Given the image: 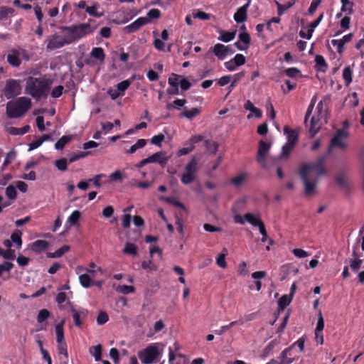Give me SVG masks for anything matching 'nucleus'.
I'll return each instance as SVG.
<instances>
[{"mask_svg": "<svg viewBox=\"0 0 364 364\" xmlns=\"http://www.w3.org/2000/svg\"><path fill=\"white\" fill-rule=\"evenodd\" d=\"M50 316V311L46 309H43L38 311L37 316V322L39 323H42L43 322L46 321Z\"/></svg>", "mask_w": 364, "mask_h": 364, "instance_id": "nucleus-39", "label": "nucleus"}, {"mask_svg": "<svg viewBox=\"0 0 364 364\" xmlns=\"http://www.w3.org/2000/svg\"><path fill=\"white\" fill-rule=\"evenodd\" d=\"M55 165L58 170L61 171H65L68 168V161L66 159L62 158L58 160H56L55 161Z\"/></svg>", "mask_w": 364, "mask_h": 364, "instance_id": "nucleus-48", "label": "nucleus"}, {"mask_svg": "<svg viewBox=\"0 0 364 364\" xmlns=\"http://www.w3.org/2000/svg\"><path fill=\"white\" fill-rule=\"evenodd\" d=\"M204 146L212 154H215L218 149V144L215 141L207 139L204 141Z\"/></svg>", "mask_w": 364, "mask_h": 364, "instance_id": "nucleus-43", "label": "nucleus"}, {"mask_svg": "<svg viewBox=\"0 0 364 364\" xmlns=\"http://www.w3.org/2000/svg\"><path fill=\"white\" fill-rule=\"evenodd\" d=\"M348 134L343 129H339L331 139V146L338 147L341 149H346L347 144L345 139L348 137Z\"/></svg>", "mask_w": 364, "mask_h": 364, "instance_id": "nucleus-10", "label": "nucleus"}, {"mask_svg": "<svg viewBox=\"0 0 364 364\" xmlns=\"http://www.w3.org/2000/svg\"><path fill=\"white\" fill-rule=\"evenodd\" d=\"M247 178V174L246 173H242L235 177L230 179V183L235 187L240 186Z\"/></svg>", "mask_w": 364, "mask_h": 364, "instance_id": "nucleus-26", "label": "nucleus"}, {"mask_svg": "<svg viewBox=\"0 0 364 364\" xmlns=\"http://www.w3.org/2000/svg\"><path fill=\"white\" fill-rule=\"evenodd\" d=\"M58 352L60 355H63L66 360L68 358L67 344L65 342L58 343Z\"/></svg>", "mask_w": 364, "mask_h": 364, "instance_id": "nucleus-54", "label": "nucleus"}, {"mask_svg": "<svg viewBox=\"0 0 364 364\" xmlns=\"http://www.w3.org/2000/svg\"><path fill=\"white\" fill-rule=\"evenodd\" d=\"M237 323L242 324L243 321H232L228 325L223 326L220 327V329L215 330V333L217 335H223L226 331L229 330L230 328L235 326Z\"/></svg>", "mask_w": 364, "mask_h": 364, "instance_id": "nucleus-45", "label": "nucleus"}, {"mask_svg": "<svg viewBox=\"0 0 364 364\" xmlns=\"http://www.w3.org/2000/svg\"><path fill=\"white\" fill-rule=\"evenodd\" d=\"M251 0H249L247 4L238 8L234 14V20L237 23L245 22L247 18V10L250 6Z\"/></svg>", "mask_w": 364, "mask_h": 364, "instance_id": "nucleus-13", "label": "nucleus"}, {"mask_svg": "<svg viewBox=\"0 0 364 364\" xmlns=\"http://www.w3.org/2000/svg\"><path fill=\"white\" fill-rule=\"evenodd\" d=\"M30 130V126L26 125L22 128H17L14 127H11L9 129V132L11 135H23L26 133L28 132Z\"/></svg>", "mask_w": 364, "mask_h": 364, "instance_id": "nucleus-32", "label": "nucleus"}, {"mask_svg": "<svg viewBox=\"0 0 364 364\" xmlns=\"http://www.w3.org/2000/svg\"><path fill=\"white\" fill-rule=\"evenodd\" d=\"M291 350V348H285L281 353L282 360L279 364H291L294 361V358H289L288 353Z\"/></svg>", "mask_w": 364, "mask_h": 364, "instance_id": "nucleus-33", "label": "nucleus"}, {"mask_svg": "<svg viewBox=\"0 0 364 364\" xmlns=\"http://www.w3.org/2000/svg\"><path fill=\"white\" fill-rule=\"evenodd\" d=\"M232 60L237 67L241 66L245 63V57L242 54L238 53L235 55Z\"/></svg>", "mask_w": 364, "mask_h": 364, "instance_id": "nucleus-57", "label": "nucleus"}, {"mask_svg": "<svg viewBox=\"0 0 364 364\" xmlns=\"http://www.w3.org/2000/svg\"><path fill=\"white\" fill-rule=\"evenodd\" d=\"M353 72L350 66H346L343 70V78L346 85H349L352 82Z\"/></svg>", "mask_w": 364, "mask_h": 364, "instance_id": "nucleus-36", "label": "nucleus"}, {"mask_svg": "<svg viewBox=\"0 0 364 364\" xmlns=\"http://www.w3.org/2000/svg\"><path fill=\"white\" fill-rule=\"evenodd\" d=\"M1 256L6 259L14 260L16 258L15 250L12 249H8L5 251L3 250Z\"/></svg>", "mask_w": 364, "mask_h": 364, "instance_id": "nucleus-61", "label": "nucleus"}, {"mask_svg": "<svg viewBox=\"0 0 364 364\" xmlns=\"http://www.w3.org/2000/svg\"><path fill=\"white\" fill-rule=\"evenodd\" d=\"M90 56L98 60L100 63H103L106 58L104 49L101 47L93 48L90 52Z\"/></svg>", "mask_w": 364, "mask_h": 364, "instance_id": "nucleus-19", "label": "nucleus"}, {"mask_svg": "<svg viewBox=\"0 0 364 364\" xmlns=\"http://www.w3.org/2000/svg\"><path fill=\"white\" fill-rule=\"evenodd\" d=\"M151 163H158L162 167H164L169 160V156L165 151H159L149 156Z\"/></svg>", "mask_w": 364, "mask_h": 364, "instance_id": "nucleus-14", "label": "nucleus"}, {"mask_svg": "<svg viewBox=\"0 0 364 364\" xmlns=\"http://www.w3.org/2000/svg\"><path fill=\"white\" fill-rule=\"evenodd\" d=\"M53 80L46 76L41 77H28L26 80V92L31 95L36 100L38 101L42 98H46Z\"/></svg>", "mask_w": 364, "mask_h": 364, "instance_id": "nucleus-2", "label": "nucleus"}, {"mask_svg": "<svg viewBox=\"0 0 364 364\" xmlns=\"http://www.w3.org/2000/svg\"><path fill=\"white\" fill-rule=\"evenodd\" d=\"M131 85V80H125L117 85V90H118L121 93H123V95H124V91L128 89V87Z\"/></svg>", "mask_w": 364, "mask_h": 364, "instance_id": "nucleus-50", "label": "nucleus"}, {"mask_svg": "<svg viewBox=\"0 0 364 364\" xmlns=\"http://www.w3.org/2000/svg\"><path fill=\"white\" fill-rule=\"evenodd\" d=\"M70 311L72 314L75 325L77 327H81L88 316V311L84 308L76 309L73 306H71Z\"/></svg>", "mask_w": 364, "mask_h": 364, "instance_id": "nucleus-9", "label": "nucleus"}, {"mask_svg": "<svg viewBox=\"0 0 364 364\" xmlns=\"http://www.w3.org/2000/svg\"><path fill=\"white\" fill-rule=\"evenodd\" d=\"M245 75V72H240L234 75V79L231 84L228 87V94L227 96L233 90L235 87L237 83L241 80V78Z\"/></svg>", "mask_w": 364, "mask_h": 364, "instance_id": "nucleus-35", "label": "nucleus"}, {"mask_svg": "<svg viewBox=\"0 0 364 364\" xmlns=\"http://www.w3.org/2000/svg\"><path fill=\"white\" fill-rule=\"evenodd\" d=\"M31 105V100L26 97L9 101L6 104V116L9 119L21 117L30 109Z\"/></svg>", "mask_w": 364, "mask_h": 364, "instance_id": "nucleus-3", "label": "nucleus"}, {"mask_svg": "<svg viewBox=\"0 0 364 364\" xmlns=\"http://www.w3.org/2000/svg\"><path fill=\"white\" fill-rule=\"evenodd\" d=\"M271 147V144L267 143L263 140L259 142V147L257 151V161L264 168L267 166L266 154L268 152Z\"/></svg>", "mask_w": 364, "mask_h": 364, "instance_id": "nucleus-11", "label": "nucleus"}, {"mask_svg": "<svg viewBox=\"0 0 364 364\" xmlns=\"http://www.w3.org/2000/svg\"><path fill=\"white\" fill-rule=\"evenodd\" d=\"M321 124L319 123V119L316 117H312L310 122V127L309 129V132L310 134V137H314L320 130Z\"/></svg>", "mask_w": 364, "mask_h": 364, "instance_id": "nucleus-20", "label": "nucleus"}, {"mask_svg": "<svg viewBox=\"0 0 364 364\" xmlns=\"http://www.w3.org/2000/svg\"><path fill=\"white\" fill-rule=\"evenodd\" d=\"M116 291L117 292L122 293L123 294H129L131 293H134L135 291V288L133 286H128V285H119L116 288Z\"/></svg>", "mask_w": 364, "mask_h": 364, "instance_id": "nucleus-44", "label": "nucleus"}, {"mask_svg": "<svg viewBox=\"0 0 364 364\" xmlns=\"http://www.w3.org/2000/svg\"><path fill=\"white\" fill-rule=\"evenodd\" d=\"M161 17V11L157 9H152L147 13V18L149 19H157Z\"/></svg>", "mask_w": 364, "mask_h": 364, "instance_id": "nucleus-62", "label": "nucleus"}, {"mask_svg": "<svg viewBox=\"0 0 364 364\" xmlns=\"http://www.w3.org/2000/svg\"><path fill=\"white\" fill-rule=\"evenodd\" d=\"M109 320L108 315L106 312L101 311L99 313L97 317V323L98 325H103L107 323Z\"/></svg>", "mask_w": 364, "mask_h": 364, "instance_id": "nucleus-56", "label": "nucleus"}, {"mask_svg": "<svg viewBox=\"0 0 364 364\" xmlns=\"http://www.w3.org/2000/svg\"><path fill=\"white\" fill-rule=\"evenodd\" d=\"M30 246L32 251L41 253L48 247L49 243L46 240H38L31 243Z\"/></svg>", "mask_w": 364, "mask_h": 364, "instance_id": "nucleus-18", "label": "nucleus"}, {"mask_svg": "<svg viewBox=\"0 0 364 364\" xmlns=\"http://www.w3.org/2000/svg\"><path fill=\"white\" fill-rule=\"evenodd\" d=\"M292 252L294 255V256L298 258H304L310 255L309 252L300 248L294 249L292 250Z\"/></svg>", "mask_w": 364, "mask_h": 364, "instance_id": "nucleus-63", "label": "nucleus"}, {"mask_svg": "<svg viewBox=\"0 0 364 364\" xmlns=\"http://www.w3.org/2000/svg\"><path fill=\"white\" fill-rule=\"evenodd\" d=\"M284 133L287 137V143H290L291 144L296 146L299 140V133L297 131L285 126L284 127Z\"/></svg>", "mask_w": 364, "mask_h": 364, "instance_id": "nucleus-17", "label": "nucleus"}, {"mask_svg": "<svg viewBox=\"0 0 364 364\" xmlns=\"http://www.w3.org/2000/svg\"><path fill=\"white\" fill-rule=\"evenodd\" d=\"M164 139H165L164 135L163 134H159L154 136L151 139V144L161 147V142L164 140Z\"/></svg>", "mask_w": 364, "mask_h": 364, "instance_id": "nucleus-58", "label": "nucleus"}, {"mask_svg": "<svg viewBox=\"0 0 364 364\" xmlns=\"http://www.w3.org/2000/svg\"><path fill=\"white\" fill-rule=\"evenodd\" d=\"M137 246L134 243L127 242L123 249V253L135 256L137 255Z\"/></svg>", "mask_w": 364, "mask_h": 364, "instance_id": "nucleus-31", "label": "nucleus"}, {"mask_svg": "<svg viewBox=\"0 0 364 364\" xmlns=\"http://www.w3.org/2000/svg\"><path fill=\"white\" fill-rule=\"evenodd\" d=\"M149 23L146 17H139L136 21L123 28L124 33L127 34L133 33L139 31L142 26Z\"/></svg>", "mask_w": 364, "mask_h": 364, "instance_id": "nucleus-12", "label": "nucleus"}, {"mask_svg": "<svg viewBox=\"0 0 364 364\" xmlns=\"http://www.w3.org/2000/svg\"><path fill=\"white\" fill-rule=\"evenodd\" d=\"M6 195L11 200L16 199L17 196V191L16 190V188L12 185H9L6 188Z\"/></svg>", "mask_w": 364, "mask_h": 364, "instance_id": "nucleus-51", "label": "nucleus"}, {"mask_svg": "<svg viewBox=\"0 0 364 364\" xmlns=\"http://www.w3.org/2000/svg\"><path fill=\"white\" fill-rule=\"evenodd\" d=\"M244 218L247 222L250 223L252 226H258L262 221L260 220L259 216L255 215L252 213H247L244 215Z\"/></svg>", "mask_w": 364, "mask_h": 364, "instance_id": "nucleus-25", "label": "nucleus"}, {"mask_svg": "<svg viewBox=\"0 0 364 364\" xmlns=\"http://www.w3.org/2000/svg\"><path fill=\"white\" fill-rule=\"evenodd\" d=\"M220 36L218 39L225 43H228L233 40L235 37L236 31H220Z\"/></svg>", "mask_w": 364, "mask_h": 364, "instance_id": "nucleus-27", "label": "nucleus"}, {"mask_svg": "<svg viewBox=\"0 0 364 364\" xmlns=\"http://www.w3.org/2000/svg\"><path fill=\"white\" fill-rule=\"evenodd\" d=\"M363 260L360 259H352L350 262V267L353 272H357L361 267Z\"/></svg>", "mask_w": 364, "mask_h": 364, "instance_id": "nucleus-59", "label": "nucleus"}, {"mask_svg": "<svg viewBox=\"0 0 364 364\" xmlns=\"http://www.w3.org/2000/svg\"><path fill=\"white\" fill-rule=\"evenodd\" d=\"M200 113V109L197 107L192 108L188 110H185L181 114V117H186L187 119H191Z\"/></svg>", "mask_w": 364, "mask_h": 364, "instance_id": "nucleus-38", "label": "nucleus"}, {"mask_svg": "<svg viewBox=\"0 0 364 364\" xmlns=\"http://www.w3.org/2000/svg\"><path fill=\"white\" fill-rule=\"evenodd\" d=\"M198 171V161L196 157H193L185 166V173L182 174L181 178V183L184 185L193 183L196 178Z\"/></svg>", "mask_w": 364, "mask_h": 364, "instance_id": "nucleus-5", "label": "nucleus"}, {"mask_svg": "<svg viewBox=\"0 0 364 364\" xmlns=\"http://www.w3.org/2000/svg\"><path fill=\"white\" fill-rule=\"evenodd\" d=\"M62 30L68 32V34L65 36L69 44L93 32V29L90 23H80L70 26H64L62 27Z\"/></svg>", "mask_w": 364, "mask_h": 364, "instance_id": "nucleus-4", "label": "nucleus"}, {"mask_svg": "<svg viewBox=\"0 0 364 364\" xmlns=\"http://www.w3.org/2000/svg\"><path fill=\"white\" fill-rule=\"evenodd\" d=\"M16 151L14 149L7 153L1 167V171H4L5 168L16 159Z\"/></svg>", "mask_w": 364, "mask_h": 364, "instance_id": "nucleus-22", "label": "nucleus"}, {"mask_svg": "<svg viewBox=\"0 0 364 364\" xmlns=\"http://www.w3.org/2000/svg\"><path fill=\"white\" fill-rule=\"evenodd\" d=\"M63 89H64V87L62 85L56 86L51 91V93H50L51 97H54V98L60 97L63 94Z\"/></svg>", "mask_w": 364, "mask_h": 364, "instance_id": "nucleus-64", "label": "nucleus"}, {"mask_svg": "<svg viewBox=\"0 0 364 364\" xmlns=\"http://www.w3.org/2000/svg\"><path fill=\"white\" fill-rule=\"evenodd\" d=\"M244 108L252 112L256 118H260L262 116V112L259 108L256 107L250 100H247L245 105Z\"/></svg>", "mask_w": 364, "mask_h": 364, "instance_id": "nucleus-23", "label": "nucleus"}, {"mask_svg": "<svg viewBox=\"0 0 364 364\" xmlns=\"http://www.w3.org/2000/svg\"><path fill=\"white\" fill-rule=\"evenodd\" d=\"M250 40V36L247 32H243L239 34V41L245 44V46H249Z\"/></svg>", "mask_w": 364, "mask_h": 364, "instance_id": "nucleus-60", "label": "nucleus"}, {"mask_svg": "<svg viewBox=\"0 0 364 364\" xmlns=\"http://www.w3.org/2000/svg\"><path fill=\"white\" fill-rule=\"evenodd\" d=\"M21 235L22 232L18 230H15L11 235V241L16 244L18 248L21 247L22 245Z\"/></svg>", "mask_w": 364, "mask_h": 364, "instance_id": "nucleus-41", "label": "nucleus"}, {"mask_svg": "<svg viewBox=\"0 0 364 364\" xmlns=\"http://www.w3.org/2000/svg\"><path fill=\"white\" fill-rule=\"evenodd\" d=\"M278 343H279V342L277 340H273V341H270L267 344V346L264 348L263 355L264 357L267 356Z\"/></svg>", "mask_w": 364, "mask_h": 364, "instance_id": "nucleus-53", "label": "nucleus"}, {"mask_svg": "<svg viewBox=\"0 0 364 364\" xmlns=\"http://www.w3.org/2000/svg\"><path fill=\"white\" fill-rule=\"evenodd\" d=\"M70 249V247L68 245L62 246L60 248L55 251L54 252H48L47 257L49 258H59L64 254L68 252Z\"/></svg>", "mask_w": 364, "mask_h": 364, "instance_id": "nucleus-24", "label": "nucleus"}, {"mask_svg": "<svg viewBox=\"0 0 364 364\" xmlns=\"http://www.w3.org/2000/svg\"><path fill=\"white\" fill-rule=\"evenodd\" d=\"M295 146L291 144L290 143H287L282 148V153L280 155V158L287 159L290 156L292 150L294 149Z\"/></svg>", "mask_w": 364, "mask_h": 364, "instance_id": "nucleus-34", "label": "nucleus"}, {"mask_svg": "<svg viewBox=\"0 0 364 364\" xmlns=\"http://www.w3.org/2000/svg\"><path fill=\"white\" fill-rule=\"evenodd\" d=\"M183 77L180 75L172 73L168 79V83L170 87H178L180 80Z\"/></svg>", "mask_w": 364, "mask_h": 364, "instance_id": "nucleus-40", "label": "nucleus"}, {"mask_svg": "<svg viewBox=\"0 0 364 364\" xmlns=\"http://www.w3.org/2000/svg\"><path fill=\"white\" fill-rule=\"evenodd\" d=\"M97 5H94L92 6L86 7V12L89 14V15L100 18L103 16L102 13H99L97 11Z\"/></svg>", "mask_w": 364, "mask_h": 364, "instance_id": "nucleus-55", "label": "nucleus"}, {"mask_svg": "<svg viewBox=\"0 0 364 364\" xmlns=\"http://www.w3.org/2000/svg\"><path fill=\"white\" fill-rule=\"evenodd\" d=\"M315 63H316V65L317 66H318L319 68L323 71H325L328 68V65H327L323 56H322L321 55H316Z\"/></svg>", "mask_w": 364, "mask_h": 364, "instance_id": "nucleus-46", "label": "nucleus"}, {"mask_svg": "<svg viewBox=\"0 0 364 364\" xmlns=\"http://www.w3.org/2000/svg\"><path fill=\"white\" fill-rule=\"evenodd\" d=\"M21 90L20 80L10 78L6 81L2 92L7 100H11L21 95Z\"/></svg>", "mask_w": 364, "mask_h": 364, "instance_id": "nucleus-6", "label": "nucleus"}, {"mask_svg": "<svg viewBox=\"0 0 364 364\" xmlns=\"http://www.w3.org/2000/svg\"><path fill=\"white\" fill-rule=\"evenodd\" d=\"M284 74L289 77H296L301 75V71L296 68H289L284 70Z\"/></svg>", "mask_w": 364, "mask_h": 364, "instance_id": "nucleus-52", "label": "nucleus"}, {"mask_svg": "<svg viewBox=\"0 0 364 364\" xmlns=\"http://www.w3.org/2000/svg\"><path fill=\"white\" fill-rule=\"evenodd\" d=\"M159 355L158 348L154 346H149L138 353V357L143 364L152 363Z\"/></svg>", "mask_w": 364, "mask_h": 364, "instance_id": "nucleus-7", "label": "nucleus"}, {"mask_svg": "<svg viewBox=\"0 0 364 364\" xmlns=\"http://www.w3.org/2000/svg\"><path fill=\"white\" fill-rule=\"evenodd\" d=\"M291 302V299L287 295H283L278 301L279 308L284 310Z\"/></svg>", "mask_w": 364, "mask_h": 364, "instance_id": "nucleus-49", "label": "nucleus"}, {"mask_svg": "<svg viewBox=\"0 0 364 364\" xmlns=\"http://www.w3.org/2000/svg\"><path fill=\"white\" fill-rule=\"evenodd\" d=\"M71 139H72L71 136H67V135L63 136L55 144V148L57 150H62L65 147V146L71 141Z\"/></svg>", "mask_w": 364, "mask_h": 364, "instance_id": "nucleus-29", "label": "nucleus"}, {"mask_svg": "<svg viewBox=\"0 0 364 364\" xmlns=\"http://www.w3.org/2000/svg\"><path fill=\"white\" fill-rule=\"evenodd\" d=\"M295 4V1L291 2L289 1L285 4H282L278 1H275V4L277 7V14L279 16H281L284 14V13L287 11L289 9L291 8L294 4Z\"/></svg>", "mask_w": 364, "mask_h": 364, "instance_id": "nucleus-28", "label": "nucleus"}, {"mask_svg": "<svg viewBox=\"0 0 364 364\" xmlns=\"http://www.w3.org/2000/svg\"><path fill=\"white\" fill-rule=\"evenodd\" d=\"M326 156L319 157L316 162L304 164L299 168V176L304 184L306 195H311L314 193L318 178L326 174L323 166Z\"/></svg>", "mask_w": 364, "mask_h": 364, "instance_id": "nucleus-1", "label": "nucleus"}, {"mask_svg": "<svg viewBox=\"0 0 364 364\" xmlns=\"http://www.w3.org/2000/svg\"><path fill=\"white\" fill-rule=\"evenodd\" d=\"M80 284L85 288H89L91 286L92 279L87 274H81L79 275Z\"/></svg>", "mask_w": 364, "mask_h": 364, "instance_id": "nucleus-42", "label": "nucleus"}, {"mask_svg": "<svg viewBox=\"0 0 364 364\" xmlns=\"http://www.w3.org/2000/svg\"><path fill=\"white\" fill-rule=\"evenodd\" d=\"M46 41L48 42L46 49L48 50H53L63 47L65 45L69 44L66 36L64 37L55 33L49 36Z\"/></svg>", "mask_w": 364, "mask_h": 364, "instance_id": "nucleus-8", "label": "nucleus"}, {"mask_svg": "<svg viewBox=\"0 0 364 364\" xmlns=\"http://www.w3.org/2000/svg\"><path fill=\"white\" fill-rule=\"evenodd\" d=\"M6 60L12 67H18L21 63L20 52L16 49L11 50L6 56Z\"/></svg>", "mask_w": 364, "mask_h": 364, "instance_id": "nucleus-15", "label": "nucleus"}, {"mask_svg": "<svg viewBox=\"0 0 364 364\" xmlns=\"http://www.w3.org/2000/svg\"><path fill=\"white\" fill-rule=\"evenodd\" d=\"M230 46L217 43L213 47V53L220 60H223L229 53Z\"/></svg>", "mask_w": 364, "mask_h": 364, "instance_id": "nucleus-16", "label": "nucleus"}, {"mask_svg": "<svg viewBox=\"0 0 364 364\" xmlns=\"http://www.w3.org/2000/svg\"><path fill=\"white\" fill-rule=\"evenodd\" d=\"M65 319H63L59 323L55 326V331L56 334V341L57 343L65 342L64 338V324Z\"/></svg>", "mask_w": 364, "mask_h": 364, "instance_id": "nucleus-21", "label": "nucleus"}, {"mask_svg": "<svg viewBox=\"0 0 364 364\" xmlns=\"http://www.w3.org/2000/svg\"><path fill=\"white\" fill-rule=\"evenodd\" d=\"M193 16L195 18H198L200 20H209L211 18L210 14L200 10H195L193 12Z\"/></svg>", "mask_w": 364, "mask_h": 364, "instance_id": "nucleus-47", "label": "nucleus"}, {"mask_svg": "<svg viewBox=\"0 0 364 364\" xmlns=\"http://www.w3.org/2000/svg\"><path fill=\"white\" fill-rule=\"evenodd\" d=\"M90 353L95 357L96 361L101 360L102 359V346L101 345H97L92 346L90 349Z\"/></svg>", "mask_w": 364, "mask_h": 364, "instance_id": "nucleus-37", "label": "nucleus"}, {"mask_svg": "<svg viewBox=\"0 0 364 364\" xmlns=\"http://www.w3.org/2000/svg\"><path fill=\"white\" fill-rule=\"evenodd\" d=\"M81 217V213L79 210H74L71 215L68 217L67 220V223H69L71 225L76 226L78 225V221Z\"/></svg>", "mask_w": 364, "mask_h": 364, "instance_id": "nucleus-30", "label": "nucleus"}]
</instances>
